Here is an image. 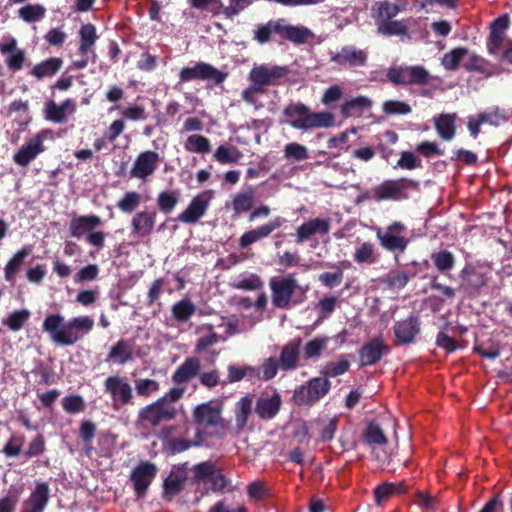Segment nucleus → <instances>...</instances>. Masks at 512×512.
Instances as JSON below:
<instances>
[{
    "label": "nucleus",
    "mask_w": 512,
    "mask_h": 512,
    "mask_svg": "<svg viewBox=\"0 0 512 512\" xmlns=\"http://www.w3.org/2000/svg\"><path fill=\"white\" fill-rule=\"evenodd\" d=\"M135 388L138 395L149 397L159 390V383L152 379L141 378L135 380Z\"/></svg>",
    "instance_id": "0e129e2a"
},
{
    "label": "nucleus",
    "mask_w": 512,
    "mask_h": 512,
    "mask_svg": "<svg viewBox=\"0 0 512 512\" xmlns=\"http://www.w3.org/2000/svg\"><path fill=\"white\" fill-rule=\"evenodd\" d=\"M420 323L417 318L409 317L403 321H399L394 326V334L396 339L403 344H409L419 333Z\"/></svg>",
    "instance_id": "aec40b11"
},
{
    "label": "nucleus",
    "mask_w": 512,
    "mask_h": 512,
    "mask_svg": "<svg viewBox=\"0 0 512 512\" xmlns=\"http://www.w3.org/2000/svg\"><path fill=\"white\" fill-rule=\"evenodd\" d=\"M155 214L148 212H139L132 219V227L134 233L146 236L148 235L154 226Z\"/></svg>",
    "instance_id": "72a5a7b5"
},
{
    "label": "nucleus",
    "mask_w": 512,
    "mask_h": 512,
    "mask_svg": "<svg viewBox=\"0 0 512 512\" xmlns=\"http://www.w3.org/2000/svg\"><path fill=\"white\" fill-rule=\"evenodd\" d=\"M198 333L201 334L195 348L198 353L207 350L209 347L222 340L215 332V326L213 324L202 325L198 328Z\"/></svg>",
    "instance_id": "c85d7f7f"
},
{
    "label": "nucleus",
    "mask_w": 512,
    "mask_h": 512,
    "mask_svg": "<svg viewBox=\"0 0 512 512\" xmlns=\"http://www.w3.org/2000/svg\"><path fill=\"white\" fill-rule=\"evenodd\" d=\"M63 408L68 413H78L85 408L84 400L81 396L72 395L64 397L62 400Z\"/></svg>",
    "instance_id": "774afa93"
},
{
    "label": "nucleus",
    "mask_w": 512,
    "mask_h": 512,
    "mask_svg": "<svg viewBox=\"0 0 512 512\" xmlns=\"http://www.w3.org/2000/svg\"><path fill=\"white\" fill-rule=\"evenodd\" d=\"M329 339L327 337H317L305 345L303 352L306 358L319 357L321 352L326 348Z\"/></svg>",
    "instance_id": "3c124183"
},
{
    "label": "nucleus",
    "mask_w": 512,
    "mask_h": 512,
    "mask_svg": "<svg viewBox=\"0 0 512 512\" xmlns=\"http://www.w3.org/2000/svg\"><path fill=\"white\" fill-rule=\"evenodd\" d=\"M310 109L304 104H291L284 110L286 122L295 129L307 130Z\"/></svg>",
    "instance_id": "6ab92c4d"
},
{
    "label": "nucleus",
    "mask_w": 512,
    "mask_h": 512,
    "mask_svg": "<svg viewBox=\"0 0 512 512\" xmlns=\"http://www.w3.org/2000/svg\"><path fill=\"white\" fill-rule=\"evenodd\" d=\"M217 468L214 463L210 461L202 462L193 467L195 473V482H209Z\"/></svg>",
    "instance_id": "603ef678"
},
{
    "label": "nucleus",
    "mask_w": 512,
    "mask_h": 512,
    "mask_svg": "<svg viewBox=\"0 0 512 512\" xmlns=\"http://www.w3.org/2000/svg\"><path fill=\"white\" fill-rule=\"evenodd\" d=\"M132 346L128 341H118L110 350L107 361L117 364H125L132 359Z\"/></svg>",
    "instance_id": "473e14b6"
},
{
    "label": "nucleus",
    "mask_w": 512,
    "mask_h": 512,
    "mask_svg": "<svg viewBox=\"0 0 512 512\" xmlns=\"http://www.w3.org/2000/svg\"><path fill=\"white\" fill-rule=\"evenodd\" d=\"M141 202V196L135 191L127 192L117 203V207L125 213H130L136 209Z\"/></svg>",
    "instance_id": "13d9d810"
},
{
    "label": "nucleus",
    "mask_w": 512,
    "mask_h": 512,
    "mask_svg": "<svg viewBox=\"0 0 512 512\" xmlns=\"http://www.w3.org/2000/svg\"><path fill=\"white\" fill-rule=\"evenodd\" d=\"M282 219L277 217L271 222L262 225L260 227H257L256 229L250 230L246 233H244L240 237V246L241 247H247L257 241H259L262 238L267 237L270 235L274 230L278 229L282 225Z\"/></svg>",
    "instance_id": "412c9836"
},
{
    "label": "nucleus",
    "mask_w": 512,
    "mask_h": 512,
    "mask_svg": "<svg viewBox=\"0 0 512 512\" xmlns=\"http://www.w3.org/2000/svg\"><path fill=\"white\" fill-rule=\"evenodd\" d=\"M175 415V406L172 403H166L165 399H158L139 411V419L152 426H158L164 421H169L173 419Z\"/></svg>",
    "instance_id": "39448f33"
},
{
    "label": "nucleus",
    "mask_w": 512,
    "mask_h": 512,
    "mask_svg": "<svg viewBox=\"0 0 512 512\" xmlns=\"http://www.w3.org/2000/svg\"><path fill=\"white\" fill-rule=\"evenodd\" d=\"M387 76L395 84H411L409 67L392 68L388 71Z\"/></svg>",
    "instance_id": "69168bd1"
},
{
    "label": "nucleus",
    "mask_w": 512,
    "mask_h": 512,
    "mask_svg": "<svg viewBox=\"0 0 512 512\" xmlns=\"http://www.w3.org/2000/svg\"><path fill=\"white\" fill-rule=\"evenodd\" d=\"M279 367L280 365L277 360L269 357L259 367H255V372L252 373V376L253 378L267 381L276 376Z\"/></svg>",
    "instance_id": "ea45409f"
},
{
    "label": "nucleus",
    "mask_w": 512,
    "mask_h": 512,
    "mask_svg": "<svg viewBox=\"0 0 512 512\" xmlns=\"http://www.w3.org/2000/svg\"><path fill=\"white\" fill-rule=\"evenodd\" d=\"M187 479L186 467H174L165 479L164 488L167 494H177Z\"/></svg>",
    "instance_id": "c756f323"
},
{
    "label": "nucleus",
    "mask_w": 512,
    "mask_h": 512,
    "mask_svg": "<svg viewBox=\"0 0 512 512\" xmlns=\"http://www.w3.org/2000/svg\"><path fill=\"white\" fill-rule=\"evenodd\" d=\"M179 201V195L177 192H161L157 197V205L159 209L169 214L177 205Z\"/></svg>",
    "instance_id": "864d4df0"
},
{
    "label": "nucleus",
    "mask_w": 512,
    "mask_h": 512,
    "mask_svg": "<svg viewBox=\"0 0 512 512\" xmlns=\"http://www.w3.org/2000/svg\"><path fill=\"white\" fill-rule=\"evenodd\" d=\"M404 229L405 226L401 222H394L387 227L386 231L377 228L376 237L384 249L404 252L408 245V239L400 236Z\"/></svg>",
    "instance_id": "0eeeda50"
},
{
    "label": "nucleus",
    "mask_w": 512,
    "mask_h": 512,
    "mask_svg": "<svg viewBox=\"0 0 512 512\" xmlns=\"http://www.w3.org/2000/svg\"><path fill=\"white\" fill-rule=\"evenodd\" d=\"M377 6L379 21L392 20L400 11V7L395 3L381 2Z\"/></svg>",
    "instance_id": "338daca9"
},
{
    "label": "nucleus",
    "mask_w": 512,
    "mask_h": 512,
    "mask_svg": "<svg viewBox=\"0 0 512 512\" xmlns=\"http://www.w3.org/2000/svg\"><path fill=\"white\" fill-rule=\"evenodd\" d=\"M281 405L280 396L274 394L270 397L260 398L256 404V412L262 419H271L279 411Z\"/></svg>",
    "instance_id": "a878e982"
},
{
    "label": "nucleus",
    "mask_w": 512,
    "mask_h": 512,
    "mask_svg": "<svg viewBox=\"0 0 512 512\" xmlns=\"http://www.w3.org/2000/svg\"><path fill=\"white\" fill-rule=\"evenodd\" d=\"M255 192L252 188L235 194L232 198V208L239 215L249 211L254 204Z\"/></svg>",
    "instance_id": "c9c22d12"
},
{
    "label": "nucleus",
    "mask_w": 512,
    "mask_h": 512,
    "mask_svg": "<svg viewBox=\"0 0 512 512\" xmlns=\"http://www.w3.org/2000/svg\"><path fill=\"white\" fill-rule=\"evenodd\" d=\"M46 9L40 4H29L19 10V16L25 22H36L41 20L45 15Z\"/></svg>",
    "instance_id": "de8ad7c7"
},
{
    "label": "nucleus",
    "mask_w": 512,
    "mask_h": 512,
    "mask_svg": "<svg viewBox=\"0 0 512 512\" xmlns=\"http://www.w3.org/2000/svg\"><path fill=\"white\" fill-rule=\"evenodd\" d=\"M76 105L71 99L65 100L62 104L57 105L55 102L50 101L45 106V117L55 123H62L67 119L69 114L75 112Z\"/></svg>",
    "instance_id": "4be33fe9"
},
{
    "label": "nucleus",
    "mask_w": 512,
    "mask_h": 512,
    "mask_svg": "<svg viewBox=\"0 0 512 512\" xmlns=\"http://www.w3.org/2000/svg\"><path fill=\"white\" fill-rule=\"evenodd\" d=\"M156 474V467L151 463L137 466L132 473V481L138 496H142Z\"/></svg>",
    "instance_id": "a211bd4d"
},
{
    "label": "nucleus",
    "mask_w": 512,
    "mask_h": 512,
    "mask_svg": "<svg viewBox=\"0 0 512 512\" xmlns=\"http://www.w3.org/2000/svg\"><path fill=\"white\" fill-rule=\"evenodd\" d=\"M49 135L48 131H41L31 137L25 145L14 155L13 159L16 164L25 167L39 154L45 151L43 145L45 139Z\"/></svg>",
    "instance_id": "9d476101"
},
{
    "label": "nucleus",
    "mask_w": 512,
    "mask_h": 512,
    "mask_svg": "<svg viewBox=\"0 0 512 512\" xmlns=\"http://www.w3.org/2000/svg\"><path fill=\"white\" fill-rule=\"evenodd\" d=\"M334 125V115L330 112L309 113L307 130L314 128H329Z\"/></svg>",
    "instance_id": "a18cd8bd"
},
{
    "label": "nucleus",
    "mask_w": 512,
    "mask_h": 512,
    "mask_svg": "<svg viewBox=\"0 0 512 512\" xmlns=\"http://www.w3.org/2000/svg\"><path fill=\"white\" fill-rule=\"evenodd\" d=\"M104 389L110 395L115 409L129 404L133 398L132 386L126 378L117 375L109 376L104 381Z\"/></svg>",
    "instance_id": "20e7f679"
},
{
    "label": "nucleus",
    "mask_w": 512,
    "mask_h": 512,
    "mask_svg": "<svg viewBox=\"0 0 512 512\" xmlns=\"http://www.w3.org/2000/svg\"><path fill=\"white\" fill-rule=\"evenodd\" d=\"M373 198L377 201L396 200L400 197L402 185L398 181L388 180L374 188Z\"/></svg>",
    "instance_id": "bb28decb"
},
{
    "label": "nucleus",
    "mask_w": 512,
    "mask_h": 512,
    "mask_svg": "<svg viewBox=\"0 0 512 512\" xmlns=\"http://www.w3.org/2000/svg\"><path fill=\"white\" fill-rule=\"evenodd\" d=\"M79 53L86 56L97 40L96 29L92 24H85L80 28Z\"/></svg>",
    "instance_id": "4c0bfd02"
},
{
    "label": "nucleus",
    "mask_w": 512,
    "mask_h": 512,
    "mask_svg": "<svg viewBox=\"0 0 512 512\" xmlns=\"http://www.w3.org/2000/svg\"><path fill=\"white\" fill-rule=\"evenodd\" d=\"M406 489L404 483H384L375 489V500L377 504H382L391 495L401 493Z\"/></svg>",
    "instance_id": "c03bdc74"
},
{
    "label": "nucleus",
    "mask_w": 512,
    "mask_h": 512,
    "mask_svg": "<svg viewBox=\"0 0 512 512\" xmlns=\"http://www.w3.org/2000/svg\"><path fill=\"white\" fill-rule=\"evenodd\" d=\"M255 372V367L253 366H244V367H237L234 365H230L228 367V382L234 383L241 381L245 377L253 378L252 373Z\"/></svg>",
    "instance_id": "e2e57ef3"
},
{
    "label": "nucleus",
    "mask_w": 512,
    "mask_h": 512,
    "mask_svg": "<svg viewBox=\"0 0 512 512\" xmlns=\"http://www.w3.org/2000/svg\"><path fill=\"white\" fill-rule=\"evenodd\" d=\"M253 400L249 396L241 398L235 408L236 425L238 429H243L248 421V417L252 411Z\"/></svg>",
    "instance_id": "58836bf2"
},
{
    "label": "nucleus",
    "mask_w": 512,
    "mask_h": 512,
    "mask_svg": "<svg viewBox=\"0 0 512 512\" xmlns=\"http://www.w3.org/2000/svg\"><path fill=\"white\" fill-rule=\"evenodd\" d=\"M367 58V53L355 46H344L331 55V61L340 66H363Z\"/></svg>",
    "instance_id": "4468645a"
},
{
    "label": "nucleus",
    "mask_w": 512,
    "mask_h": 512,
    "mask_svg": "<svg viewBox=\"0 0 512 512\" xmlns=\"http://www.w3.org/2000/svg\"><path fill=\"white\" fill-rule=\"evenodd\" d=\"M101 224L102 220L97 215L75 216L70 221L69 231L72 237L80 239Z\"/></svg>",
    "instance_id": "2eb2a0df"
},
{
    "label": "nucleus",
    "mask_w": 512,
    "mask_h": 512,
    "mask_svg": "<svg viewBox=\"0 0 512 512\" xmlns=\"http://www.w3.org/2000/svg\"><path fill=\"white\" fill-rule=\"evenodd\" d=\"M262 286L260 278L254 274L247 276H240L233 282V287L242 290L253 291L257 290Z\"/></svg>",
    "instance_id": "bf43d9fd"
},
{
    "label": "nucleus",
    "mask_w": 512,
    "mask_h": 512,
    "mask_svg": "<svg viewBox=\"0 0 512 512\" xmlns=\"http://www.w3.org/2000/svg\"><path fill=\"white\" fill-rule=\"evenodd\" d=\"M312 32L303 26H293L288 24L284 19H279V36L296 44L306 42Z\"/></svg>",
    "instance_id": "b1692460"
},
{
    "label": "nucleus",
    "mask_w": 512,
    "mask_h": 512,
    "mask_svg": "<svg viewBox=\"0 0 512 512\" xmlns=\"http://www.w3.org/2000/svg\"><path fill=\"white\" fill-rule=\"evenodd\" d=\"M468 54V50L463 47L455 48L443 55L441 64L446 70H454L459 62Z\"/></svg>",
    "instance_id": "09e8293b"
},
{
    "label": "nucleus",
    "mask_w": 512,
    "mask_h": 512,
    "mask_svg": "<svg viewBox=\"0 0 512 512\" xmlns=\"http://www.w3.org/2000/svg\"><path fill=\"white\" fill-rule=\"evenodd\" d=\"M222 405L215 401L202 403L194 409V419L197 424L203 427H210L219 424L221 420Z\"/></svg>",
    "instance_id": "ddd939ff"
},
{
    "label": "nucleus",
    "mask_w": 512,
    "mask_h": 512,
    "mask_svg": "<svg viewBox=\"0 0 512 512\" xmlns=\"http://www.w3.org/2000/svg\"><path fill=\"white\" fill-rule=\"evenodd\" d=\"M0 52L6 57V64L9 69L18 71L22 69L25 61V53L17 47L15 38L0 43Z\"/></svg>",
    "instance_id": "f3484780"
},
{
    "label": "nucleus",
    "mask_w": 512,
    "mask_h": 512,
    "mask_svg": "<svg viewBox=\"0 0 512 512\" xmlns=\"http://www.w3.org/2000/svg\"><path fill=\"white\" fill-rule=\"evenodd\" d=\"M299 341H293L286 344L279 357V365L283 370H293L298 366L299 361Z\"/></svg>",
    "instance_id": "393cba45"
},
{
    "label": "nucleus",
    "mask_w": 512,
    "mask_h": 512,
    "mask_svg": "<svg viewBox=\"0 0 512 512\" xmlns=\"http://www.w3.org/2000/svg\"><path fill=\"white\" fill-rule=\"evenodd\" d=\"M212 198L213 192L211 190L204 191L196 195L191 200L188 207L178 215V221L186 224L197 222L205 214Z\"/></svg>",
    "instance_id": "1a4fd4ad"
},
{
    "label": "nucleus",
    "mask_w": 512,
    "mask_h": 512,
    "mask_svg": "<svg viewBox=\"0 0 512 512\" xmlns=\"http://www.w3.org/2000/svg\"><path fill=\"white\" fill-rule=\"evenodd\" d=\"M31 253V248L24 247L21 250H19L6 264L4 271H5V279L7 281H11L16 272L19 270L21 265L24 262V259Z\"/></svg>",
    "instance_id": "79ce46f5"
},
{
    "label": "nucleus",
    "mask_w": 512,
    "mask_h": 512,
    "mask_svg": "<svg viewBox=\"0 0 512 512\" xmlns=\"http://www.w3.org/2000/svg\"><path fill=\"white\" fill-rule=\"evenodd\" d=\"M283 153L286 159L296 161H303L309 158V151L307 147L296 142L286 144L284 146Z\"/></svg>",
    "instance_id": "8fccbe9b"
},
{
    "label": "nucleus",
    "mask_w": 512,
    "mask_h": 512,
    "mask_svg": "<svg viewBox=\"0 0 512 512\" xmlns=\"http://www.w3.org/2000/svg\"><path fill=\"white\" fill-rule=\"evenodd\" d=\"M184 148L189 152L204 154L210 151L211 145L208 138L199 134H193L185 140Z\"/></svg>",
    "instance_id": "37998d69"
},
{
    "label": "nucleus",
    "mask_w": 512,
    "mask_h": 512,
    "mask_svg": "<svg viewBox=\"0 0 512 512\" xmlns=\"http://www.w3.org/2000/svg\"><path fill=\"white\" fill-rule=\"evenodd\" d=\"M455 119V114H441L435 119L436 130L442 139L446 141L453 139L455 135Z\"/></svg>",
    "instance_id": "f704fd0d"
},
{
    "label": "nucleus",
    "mask_w": 512,
    "mask_h": 512,
    "mask_svg": "<svg viewBox=\"0 0 512 512\" xmlns=\"http://www.w3.org/2000/svg\"><path fill=\"white\" fill-rule=\"evenodd\" d=\"M200 370V361L197 358H187L175 371L173 380L176 383H184L195 377Z\"/></svg>",
    "instance_id": "cd10ccee"
},
{
    "label": "nucleus",
    "mask_w": 512,
    "mask_h": 512,
    "mask_svg": "<svg viewBox=\"0 0 512 512\" xmlns=\"http://www.w3.org/2000/svg\"><path fill=\"white\" fill-rule=\"evenodd\" d=\"M269 286L274 306L282 309L289 307L292 296L297 290H302L293 274L273 277L269 281Z\"/></svg>",
    "instance_id": "f03ea898"
},
{
    "label": "nucleus",
    "mask_w": 512,
    "mask_h": 512,
    "mask_svg": "<svg viewBox=\"0 0 512 512\" xmlns=\"http://www.w3.org/2000/svg\"><path fill=\"white\" fill-rule=\"evenodd\" d=\"M330 218H313L301 224L295 233L297 243H304L315 235H327L331 228Z\"/></svg>",
    "instance_id": "f8f14e48"
},
{
    "label": "nucleus",
    "mask_w": 512,
    "mask_h": 512,
    "mask_svg": "<svg viewBox=\"0 0 512 512\" xmlns=\"http://www.w3.org/2000/svg\"><path fill=\"white\" fill-rule=\"evenodd\" d=\"M330 389V382L326 378H314L307 386H301L294 393L295 401L300 405H308L325 396Z\"/></svg>",
    "instance_id": "423d86ee"
},
{
    "label": "nucleus",
    "mask_w": 512,
    "mask_h": 512,
    "mask_svg": "<svg viewBox=\"0 0 512 512\" xmlns=\"http://www.w3.org/2000/svg\"><path fill=\"white\" fill-rule=\"evenodd\" d=\"M214 157L221 164H233L239 161L241 153L236 147L221 145L216 149Z\"/></svg>",
    "instance_id": "49530a36"
},
{
    "label": "nucleus",
    "mask_w": 512,
    "mask_h": 512,
    "mask_svg": "<svg viewBox=\"0 0 512 512\" xmlns=\"http://www.w3.org/2000/svg\"><path fill=\"white\" fill-rule=\"evenodd\" d=\"M30 316V311L27 309H22L13 312L9 315V317L4 321V324L7 325L12 331H18L22 328L24 323L28 320Z\"/></svg>",
    "instance_id": "052dcab7"
},
{
    "label": "nucleus",
    "mask_w": 512,
    "mask_h": 512,
    "mask_svg": "<svg viewBox=\"0 0 512 512\" xmlns=\"http://www.w3.org/2000/svg\"><path fill=\"white\" fill-rule=\"evenodd\" d=\"M353 257L358 264H374L378 260V253L372 243L358 242Z\"/></svg>",
    "instance_id": "2f4dec72"
},
{
    "label": "nucleus",
    "mask_w": 512,
    "mask_h": 512,
    "mask_svg": "<svg viewBox=\"0 0 512 512\" xmlns=\"http://www.w3.org/2000/svg\"><path fill=\"white\" fill-rule=\"evenodd\" d=\"M382 109L386 114L390 115H406L412 111L408 103L397 100L385 101Z\"/></svg>",
    "instance_id": "680f3d73"
},
{
    "label": "nucleus",
    "mask_w": 512,
    "mask_h": 512,
    "mask_svg": "<svg viewBox=\"0 0 512 512\" xmlns=\"http://www.w3.org/2000/svg\"><path fill=\"white\" fill-rule=\"evenodd\" d=\"M364 436H365V441L370 445H372V444L382 445L387 442V438L384 435L383 430L376 423H369L367 425V427L365 429Z\"/></svg>",
    "instance_id": "5fc2aeb1"
},
{
    "label": "nucleus",
    "mask_w": 512,
    "mask_h": 512,
    "mask_svg": "<svg viewBox=\"0 0 512 512\" xmlns=\"http://www.w3.org/2000/svg\"><path fill=\"white\" fill-rule=\"evenodd\" d=\"M372 105V101L364 96H358L356 98L347 100L342 105V114L348 118L357 114H360L363 110L369 109Z\"/></svg>",
    "instance_id": "e433bc0d"
},
{
    "label": "nucleus",
    "mask_w": 512,
    "mask_h": 512,
    "mask_svg": "<svg viewBox=\"0 0 512 512\" xmlns=\"http://www.w3.org/2000/svg\"><path fill=\"white\" fill-rule=\"evenodd\" d=\"M160 156L155 151H144L135 159L130 170V176L140 180H147L157 170Z\"/></svg>",
    "instance_id": "9b49d317"
},
{
    "label": "nucleus",
    "mask_w": 512,
    "mask_h": 512,
    "mask_svg": "<svg viewBox=\"0 0 512 512\" xmlns=\"http://www.w3.org/2000/svg\"><path fill=\"white\" fill-rule=\"evenodd\" d=\"M182 82H188L195 79L212 80L216 84L224 81L226 74L222 73L210 64L199 62L193 67H185L179 73Z\"/></svg>",
    "instance_id": "6e6552de"
},
{
    "label": "nucleus",
    "mask_w": 512,
    "mask_h": 512,
    "mask_svg": "<svg viewBox=\"0 0 512 512\" xmlns=\"http://www.w3.org/2000/svg\"><path fill=\"white\" fill-rule=\"evenodd\" d=\"M388 347L380 338H375L364 345L360 351V358L363 365H372L378 362L387 353Z\"/></svg>",
    "instance_id": "5701e85b"
},
{
    "label": "nucleus",
    "mask_w": 512,
    "mask_h": 512,
    "mask_svg": "<svg viewBox=\"0 0 512 512\" xmlns=\"http://www.w3.org/2000/svg\"><path fill=\"white\" fill-rule=\"evenodd\" d=\"M42 327L54 344L71 346L93 329L94 320L90 316H78L65 321L63 315L54 313L47 315Z\"/></svg>",
    "instance_id": "f257e3e1"
},
{
    "label": "nucleus",
    "mask_w": 512,
    "mask_h": 512,
    "mask_svg": "<svg viewBox=\"0 0 512 512\" xmlns=\"http://www.w3.org/2000/svg\"><path fill=\"white\" fill-rule=\"evenodd\" d=\"M63 61L60 58H49L33 67L31 74L38 79L52 77L62 67Z\"/></svg>",
    "instance_id": "7c9ffc66"
},
{
    "label": "nucleus",
    "mask_w": 512,
    "mask_h": 512,
    "mask_svg": "<svg viewBox=\"0 0 512 512\" xmlns=\"http://www.w3.org/2000/svg\"><path fill=\"white\" fill-rule=\"evenodd\" d=\"M195 311L196 306L187 298L180 300L172 306L173 318L179 322H187Z\"/></svg>",
    "instance_id": "a19ab883"
},
{
    "label": "nucleus",
    "mask_w": 512,
    "mask_h": 512,
    "mask_svg": "<svg viewBox=\"0 0 512 512\" xmlns=\"http://www.w3.org/2000/svg\"><path fill=\"white\" fill-rule=\"evenodd\" d=\"M50 489L45 483H38L27 500L22 512H43L49 501Z\"/></svg>",
    "instance_id": "dca6fc26"
},
{
    "label": "nucleus",
    "mask_w": 512,
    "mask_h": 512,
    "mask_svg": "<svg viewBox=\"0 0 512 512\" xmlns=\"http://www.w3.org/2000/svg\"><path fill=\"white\" fill-rule=\"evenodd\" d=\"M287 74L286 67L261 64L251 69L248 78L251 83L256 84L260 89H264V86L277 85Z\"/></svg>",
    "instance_id": "7ed1b4c3"
},
{
    "label": "nucleus",
    "mask_w": 512,
    "mask_h": 512,
    "mask_svg": "<svg viewBox=\"0 0 512 512\" xmlns=\"http://www.w3.org/2000/svg\"><path fill=\"white\" fill-rule=\"evenodd\" d=\"M279 35V20L270 21L266 25L257 27L255 30V39L263 44L269 41L271 34Z\"/></svg>",
    "instance_id": "4d7b16f0"
},
{
    "label": "nucleus",
    "mask_w": 512,
    "mask_h": 512,
    "mask_svg": "<svg viewBox=\"0 0 512 512\" xmlns=\"http://www.w3.org/2000/svg\"><path fill=\"white\" fill-rule=\"evenodd\" d=\"M378 32L383 35H402L406 32V26L401 21H378Z\"/></svg>",
    "instance_id": "6e6d98bb"
}]
</instances>
